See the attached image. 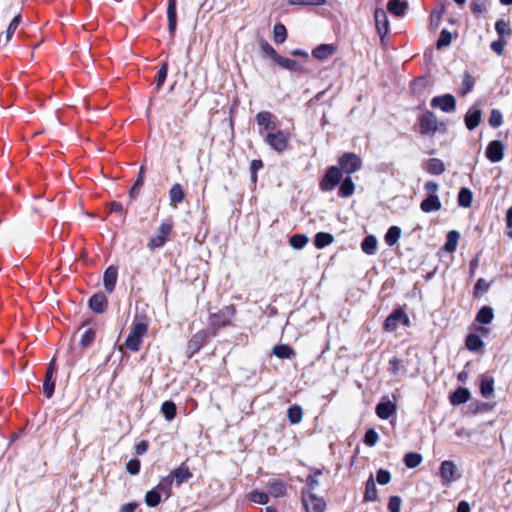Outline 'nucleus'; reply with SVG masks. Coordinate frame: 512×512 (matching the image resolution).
Wrapping results in <instances>:
<instances>
[{"label":"nucleus","instance_id":"obj_46","mask_svg":"<svg viewBox=\"0 0 512 512\" xmlns=\"http://www.w3.org/2000/svg\"><path fill=\"white\" fill-rule=\"evenodd\" d=\"M292 6H323L326 0H287Z\"/></svg>","mask_w":512,"mask_h":512},{"label":"nucleus","instance_id":"obj_57","mask_svg":"<svg viewBox=\"0 0 512 512\" xmlns=\"http://www.w3.org/2000/svg\"><path fill=\"white\" fill-rule=\"evenodd\" d=\"M450 43H451V34L448 31L443 30L440 34L438 41H437V47L442 48L444 46H448Z\"/></svg>","mask_w":512,"mask_h":512},{"label":"nucleus","instance_id":"obj_13","mask_svg":"<svg viewBox=\"0 0 512 512\" xmlns=\"http://www.w3.org/2000/svg\"><path fill=\"white\" fill-rule=\"evenodd\" d=\"M55 370V361L52 360L47 369L45 381L43 384V392L47 396V398H50L54 393L55 384L53 381V374Z\"/></svg>","mask_w":512,"mask_h":512},{"label":"nucleus","instance_id":"obj_29","mask_svg":"<svg viewBox=\"0 0 512 512\" xmlns=\"http://www.w3.org/2000/svg\"><path fill=\"white\" fill-rule=\"evenodd\" d=\"M377 244V238L373 235H369L363 240L361 248L364 253L368 255H374L376 252Z\"/></svg>","mask_w":512,"mask_h":512},{"label":"nucleus","instance_id":"obj_59","mask_svg":"<svg viewBox=\"0 0 512 512\" xmlns=\"http://www.w3.org/2000/svg\"><path fill=\"white\" fill-rule=\"evenodd\" d=\"M495 29L500 35L510 34L509 24L504 20H499L495 24Z\"/></svg>","mask_w":512,"mask_h":512},{"label":"nucleus","instance_id":"obj_26","mask_svg":"<svg viewBox=\"0 0 512 512\" xmlns=\"http://www.w3.org/2000/svg\"><path fill=\"white\" fill-rule=\"evenodd\" d=\"M280 67L292 71V72H303V67L297 63L295 60L283 57L280 55L278 61L276 62Z\"/></svg>","mask_w":512,"mask_h":512},{"label":"nucleus","instance_id":"obj_4","mask_svg":"<svg viewBox=\"0 0 512 512\" xmlns=\"http://www.w3.org/2000/svg\"><path fill=\"white\" fill-rule=\"evenodd\" d=\"M303 504L307 512H324L326 508L325 501L311 491L303 492Z\"/></svg>","mask_w":512,"mask_h":512},{"label":"nucleus","instance_id":"obj_21","mask_svg":"<svg viewBox=\"0 0 512 512\" xmlns=\"http://www.w3.org/2000/svg\"><path fill=\"white\" fill-rule=\"evenodd\" d=\"M441 209V202L437 195H430L421 202V210L425 213L438 211Z\"/></svg>","mask_w":512,"mask_h":512},{"label":"nucleus","instance_id":"obj_25","mask_svg":"<svg viewBox=\"0 0 512 512\" xmlns=\"http://www.w3.org/2000/svg\"><path fill=\"white\" fill-rule=\"evenodd\" d=\"M184 199V191L179 183H175L169 190V201L172 206H177Z\"/></svg>","mask_w":512,"mask_h":512},{"label":"nucleus","instance_id":"obj_19","mask_svg":"<svg viewBox=\"0 0 512 512\" xmlns=\"http://www.w3.org/2000/svg\"><path fill=\"white\" fill-rule=\"evenodd\" d=\"M89 306L94 312L102 313L107 306V298L102 293L95 294L90 298Z\"/></svg>","mask_w":512,"mask_h":512},{"label":"nucleus","instance_id":"obj_63","mask_svg":"<svg viewBox=\"0 0 512 512\" xmlns=\"http://www.w3.org/2000/svg\"><path fill=\"white\" fill-rule=\"evenodd\" d=\"M167 77V64H163L158 72L157 86L160 87Z\"/></svg>","mask_w":512,"mask_h":512},{"label":"nucleus","instance_id":"obj_6","mask_svg":"<svg viewBox=\"0 0 512 512\" xmlns=\"http://www.w3.org/2000/svg\"><path fill=\"white\" fill-rule=\"evenodd\" d=\"M440 477L444 485H450L458 479V469L454 462L446 460L441 463Z\"/></svg>","mask_w":512,"mask_h":512},{"label":"nucleus","instance_id":"obj_41","mask_svg":"<svg viewBox=\"0 0 512 512\" xmlns=\"http://www.w3.org/2000/svg\"><path fill=\"white\" fill-rule=\"evenodd\" d=\"M260 48H261V51L262 53L273 59L275 62L278 61V58L280 57V55L276 52V50L267 42V41H261L260 42Z\"/></svg>","mask_w":512,"mask_h":512},{"label":"nucleus","instance_id":"obj_51","mask_svg":"<svg viewBox=\"0 0 512 512\" xmlns=\"http://www.w3.org/2000/svg\"><path fill=\"white\" fill-rule=\"evenodd\" d=\"M489 123L492 127L497 128L503 123V116L499 110L493 109L490 114Z\"/></svg>","mask_w":512,"mask_h":512},{"label":"nucleus","instance_id":"obj_27","mask_svg":"<svg viewBox=\"0 0 512 512\" xmlns=\"http://www.w3.org/2000/svg\"><path fill=\"white\" fill-rule=\"evenodd\" d=\"M21 18L20 15H16L12 21L10 22L6 32L4 35H0V43H7L15 33L16 29L20 24Z\"/></svg>","mask_w":512,"mask_h":512},{"label":"nucleus","instance_id":"obj_2","mask_svg":"<svg viewBox=\"0 0 512 512\" xmlns=\"http://www.w3.org/2000/svg\"><path fill=\"white\" fill-rule=\"evenodd\" d=\"M148 325L144 322H135L132 326L130 333L125 340V346L131 351H138L140 349L142 339L147 333Z\"/></svg>","mask_w":512,"mask_h":512},{"label":"nucleus","instance_id":"obj_24","mask_svg":"<svg viewBox=\"0 0 512 512\" xmlns=\"http://www.w3.org/2000/svg\"><path fill=\"white\" fill-rule=\"evenodd\" d=\"M408 4L407 2H402L400 0H389L387 3V9L390 13L397 17H402L405 15Z\"/></svg>","mask_w":512,"mask_h":512},{"label":"nucleus","instance_id":"obj_23","mask_svg":"<svg viewBox=\"0 0 512 512\" xmlns=\"http://www.w3.org/2000/svg\"><path fill=\"white\" fill-rule=\"evenodd\" d=\"M470 399V391L467 388L459 387L450 396V402L453 405L466 403Z\"/></svg>","mask_w":512,"mask_h":512},{"label":"nucleus","instance_id":"obj_36","mask_svg":"<svg viewBox=\"0 0 512 512\" xmlns=\"http://www.w3.org/2000/svg\"><path fill=\"white\" fill-rule=\"evenodd\" d=\"M309 242V238L305 234H295L290 238V246L293 249H302Z\"/></svg>","mask_w":512,"mask_h":512},{"label":"nucleus","instance_id":"obj_39","mask_svg":"<svg viewBox=\"0 0 512 512\" xmlns=\"http://www.w3.org/2000/svg\"><path fill=\"white\" fill-rule=\"evenodd\" d=\"M333 242V236L329 233L320 232L315 237V246L322 249Z\"/></svg>","mask_w":512,"mask_h":512},{"label":"nucleus","instance_id":"obj_64","mask_svg":"<svg viewBox=\"0 0 512 512\" xmlns=\"http://www.w3.org/2000/svg\"><path fill=\"white\" fill-rule=\"evenodd\" d=\"M506 224L507 235L512 239V206L507 210Z\"/></svg>","mask_w":512,"mask_h":512},{"label":"nucleus","instance_id":"obj_12","mask_svg":"<svg viewBox=\"0 0 512 512\" xmlns=\"http://www.w3.org/2000/svg\"><path fill=\"white\" fill-rule=\"evenodd\" d=\"M206 338L207 334L205 331H199L191 337L187 343V352L189 353V356H192L200 350L204 345Z\"/></svg>","mask_w":512,"mask_h":512},{"label":"nucleus","instance_id":"obj_47","mask_svg":"<svg viewBox=\"0 0 512 512\" xmlns=\"http://www.w3.org/2000/svg\"><path fill=\"white\" fill-rule=\"evenodd\" d=\"M161 501L160 494L155 490H150L145 495V503L149 507L157 506Z\"/></svg>","mask_w":512,"mask_h":512},{"label":"nucleus","instance_id":"obj_16","mask_svg":"<svg viewBox=\"0 0 512 512\" xmlns=\"http://www.w3.org/2000/svg\"><path fill=\"white\" fill-rule=\"evenodd\" d=\"M256 122L266 133L276 128L273 122V115L267 111L259 112L256 115Z\"/></svg>","mask_w":512,"mask_h":512},{"label":"nucleus","instance_id":"obj_5","mask_svg":"<svg viewBox=\"0 0 512 512\" xmlns=\"http://www.w3.org/2000/svg\"><path fill=\"white\" fill-rule=\"evenodd\" d=\"M409 317L401 310H397L387 317L384 323L386 331H395L400 326H408Z\"/></svg>","mask_w":512,"mask_h":512},{"label":"nucleus","instance_id":"obj_62","mask_svg":"<svg viewBox=\"0 0 512 512\" xmlns=\"http://www.w3.org/2000/svg\"><path fill=\"white\" fill-rule=\"evenodd\" d=\"M488 288L489 283L484 279H479L475 285V293H484Z\"/></svg>","mask_w":512,"mask_h":512},{"label":"nucleus","instance_id":"obj_55","mask_svg":"<svg viewBox=\"0 0 512 512\" xmlns=\"http://www.w3.org/2000/svg\"><path fill=\"white\" fill-rule=\"evenodd\" d=\"M94 337L95 332L92 329H87L81 337L80 345L82 347L88 346L93 341Z\"/></svg>","mask_w":512,"mask_h":512},{"label":"nucleus","instance_id":"obj_60","mask_svg":"<svg viewBox=\"0 0 512 512\" xmlns=\"http://www.w3.org/2000/svg\"><path fill=\"white\" fill-rule=\"evenodd\" d=\"M126 470L132 475H136L140 470V462L137 459H132L126 464Z\"/></svg>","mask_w":512,"mask_h":512},{"label":"nucleus","instance_id":"obj_43","mask_svg":"<svg viewBox=\"0 0 512 512\" xmlns=\"http://www.w3.org/2000/svg\"><path fill=\"white\" fill-rule=\"evenodd\" d=\"M377 498V489L374 480L372 477L367 481L366 491L364 494V499L366 501H374Z\"/></svg>","mask_w":512,"mask_h":512},{"label":"nucleus","instance_id":"obj_61","mask_svg":"<svg viewBox=\"0 0 512 512\" xmlns=\"http://www.w3.org/2000/svg\"><path fill=\"white\" fill-rule=\"evenodd\" d=\"M403 368L402 361L396 357L390 361V371L394 374H398Z\"/></svg>","mask_w":512,"mask_h":512},{"label":"nucleus","instance_id":"obj_22","mask_svg":"<svg viewBox=\"0 0 512 512\" xmlns=\"http://www.w3.org/2000/svg\"><path fill=\"white\" fill-rule=\"evenodd\" d=\"M480 391L484 398H491L494 395V379L490 376H482Z\"/></svg>","mask_w":512,"mask_h":512},{"label":"nucleus","instance_id":"obj_54","mask_svg":"<svg viewBox=\"0 0 512 512\" xmlns=\"http://www.w3.org/2000/svg\"><path fill=\"white\" fill-rule=\"evenodd\" d=\"M167 16H168V26H169V32L171 34H174L177 26V15L176 11H172V9H167Z\"/></svg>","mask_w":512,"mask_h":512},{"label":"nucleus","instance_id":"obj_42","mask_svg":"<svg viewBox=\"0 0 512 512\" xmlns=\"http://www.w3.org/2000/svg\"><path fill=\"white\" fill-rule=\"evenodd\" d=\"M405 465L408 468H415L422 462V456L418 453H407L404 457Z\"/></svg>","mask_w":512,"mask_h":512},{"label":"nucleus","instance_id":"obj_35","mask_svg":"<svg viewBox=\"0 0 512 512\" xmlns=\"http://www.w3.org/2000/svg\"><path fill=\"white\" fill-rule=\"evenodd\" d=\"M494 318L493 309L489 306H484L477 314V321L483 324H489Z\"/></svg>","mask_w":512,"mask_h":512},{"label":"nucleus","instance_id":"obj_11","mask_svg":"<svg viewBox=\"0 0 512 512\" xmlns=\"http://www.w3.org/2000/svg\"><path fill=\"white\" fill-rule=\"evenodd\" d=\"M375 26L376 30L381 38V40L384 39V37L388 34L390 25L389 20L386 12L383 9H376L375 10Z\"/></svg>","mask_w":512,"mask_h":512},{"label":"nucleus","instance_id":"obj_52","mask_svg":"<svg viewBox=\"0 0 512 512\" xmlns=\"http://www.w3.org/2000/svg\"><path fill=\"white\" fill-rule=\"evenodd\" d=\"M379 439L378 433L373 430L369 429L367 430L365 437H364V443L370 447L374 446Z\"/></svg>","mask_w":512,"mask_h":512},{"label":"nucleus","instance_id":"obj_1","mask_svg":"<svg viewBox=\"0 0 512 512\" xmlns=\"http://www.w3.org/2000/svg\"><path fill=\"white\" fill-rule=\"evenodd\" d=\"M291 134L287 131L273 129L266 133L265 142L276 152H284L290 141Z\"/></svg>","mask_w":512,"mask_h":512},{"label":"nucleus","instance_id":"obj_8","mask_svg":"<svg viewBox=\"0 0 512 512\" xmlns=\"http://www.w3.org/2000/svg\"><path fill=\"white\" fill-rule=\"evenodd\" d=\"M341 171L338 167H330L320 182V187L324 191H331L340 182Z\"/></svg>","mask_w":512,"mask_h":512},{"label":"nucleus","instance_id":"obj_34","mask_svg":"<svg viewBox=\"0 0 512 512\" xmlns=\"http://www.w3.org/2000/svg\"><path fill=\"white\" fill-rule=\"evenodd\" d=\"M287 416H288L289 421L292 424L300 423L303 418L302 408L298 405H294V406L290 407L287 411Z\"/></svg>","mask_w":512,"mask_h":512},{"label":"nucleus","instance_id":"obj_58","mask_svg":"<svg viewBox=\"0 0 512 512\" xmlns=\"http://www.w3.org/2000/svg\"><path fill=\"white\" fill-rule=\"evenodd\" d=\"M390 480H391V475L387 470L380 469L377 472V482L380 485H386L390 482Z\"/></svg>","mask_w":512,"mask_h":512},{"label":"nucleus","instance_id":"obj_37","mask_svg":"<svg viewBox=\"0 0 512 512\" xmlns=\"http://www.w3.org/2000/svg\"><path fill=\"white\" fill-rule=\"evenodd\" d=\"M473 201V195L472 192L467 189L463 188L460 190L458 195V203L462 207H470Z\"/></svg>","mask_w":512,"mask_h":512},{"label":"nucleus","instance_id":"obj_45","mask_svg":"<svg viewBox=\"0 0 512 512\" xmlns=\"http://www.w3.org/2000/svg\"><path fill=\"white\" fill-rule=\"evenodd\" d=\"M250 501L256 504L264 505L268 502V494L262 491H252L248 494Z\"/></svg>","mask_w":512,"mask_h":512},{"label":"nucleus","instance_id":"obj_15","mask_svg":"<svg viewBox=\"0 0 512 512\" xmlns=\"http://www.w3.org/2000/svg\"><path fill=\"white\" fill-rule=\"evenodd\" d=\"M396 412V404L390 400L377 404L376 414L381 419H388Z\"/></svg>","mask_w":512,"mask_h":512},{"label":"nucleus","instance_id":"obj_18","mask_svg":"<svg viewBox=\"0 0 512 512\" xmlns=\"http://www.w3.org/2000/svg\"><path fill=\"white\" fill-rule=\"evenodd\" d=\"M117 275V269L115 267L110 266L106 269L103 276V283L107 292L111 293L114 290L117 281Z\"/></svg>","mask_w":512,"mask_h":512},{"label":"nucleus","instance_id":"obj_10","mask_svg":"<svg viewBox=\"0 0 512 512\" xmlns=\"http://www.w3.org/2000/svg\"><path fill=\"white\" fill-rule=\"evenodd\" d=\"M486 157L492 163H498L504 158V145L499 140L491 141L486 148Z\"/></svg>","mask_w":512,"mask_h":512},{"label":"nucleus","instance_id":"obj_49","mask_svg":"<svg viewBox=\"0 0 512 512\" xmlns=\"http://www.w3.org/2000/svg\"><path fill=\"white\" fill-rule=\"evenodd\" d=\"M483 345L482 340L479 336L471 334L466 339V346L471 351L478 350Z\"/></svg>","mask_w":512,"mask_h":512},{"label":"nucleus","instance_id":"obj_53","mask_svg":"<svg viewBox=\"0 0 512 512\" xmlns=\"http://www.w3.org/2000/svg\"><path fill=\"white\" fill-rule=\"evenodd\" d=\"M402 500L398 496H392L389 499L388 509L390 512H401Z\"/></svg>","mask_w":512,"mask_h":512},{"label":"nucleus","instance_id":"obj_38","mask_svg":"<svg viewBox=\"0 0 512 512\" xmlns=\"http://www.w3.org/2000/svg\"><path fill=\"white\" fill-rule=\"evenodd\" d=\"M355 186L350 177H347L341 184L339 189V195L341 197H349L354 193Z\"/></svg>","mask_w":512,"mask_h":512},{"label":"nucleus","instance_id":"obj_40","mask_svg":"<svg viewBox=\"0 0 512 512\" xmlns=\"http://www.w3.org/2000/svg\"><path fill=\"white\" fill-rule=\"evenodd\" d=\"M161 412L167 420H172L176 415V405L172 401H165L161 406Z\"/></svg>","mask_w":512,"mask_h":512},{"label":"nucleus","instance_id":"obj_9","mask_svg":"<svg viewBox=\"0 0 512 512\" xmlns=\"http://www.w3.org/2000/svg\"><path fill=\"white\" fill-rule=\"evenodd\" d=\"M431 106L443 112H453L456 108V99L451 94L436 96L431 101Z\"/></svg>","mask_w":512,"mask_h":512},{"label":"nucleus","instance_id":"obj_14","mask_svg":"<svg viewBox=\"0 0 512 512\" xmlns=\"http://www.w3.org/2000/svg\"><path fill=\"white\" fill-rule=\"evenodd\" d=\"M336 51L332 44H321L312 50V56L320 61L327 60Z\"/></svg>","mask_w":512,"mask_h":512},{"label":"nucleus","instance_id":"obj_17","mask_svg":"<svg viewBox=\"0 0 512 512\" xmlns=\"http://www.w3.org/2000/svg\"><path fill=\"white\" fill-rule=\"evenodd\" d=\"M481 121V111L476 107H471L466 116H465V124L469 130L475 129Z\"/></svg>","mask_w":512,"mask_h":512},{"label":"nucleus","instance_id":"obj_44","mask_svg":"<svg viewBox=\"0 0 512 512\" xmlns=\"http://www.w3.org/2000/svg\"><path fill=\"white\" fill-rule=\"evenodd\" d=\"M273 353L281 359H288L293 355V350L288 345H277L273 349Z\"/></svg>","mask_w":512,"mask_h":512},{"label":"nucleus","instance_id":"obj_31","mask_svg":"<svg viewBox=\"0 0 512 512\" xmlns=\"http://www.w3.org/2000/svg\"><path fill=\"white\" fill-rule=\"evenodd\" d=\"M401 237V229L397 226H391L386 235L385 242L389 246L395 245Z\"/></svg>","mask_w":512,"mask_h":512},{"label":"nucleus","instance_id":"obj_32","mask_svg":"<svg viewBox=\"0 0 512 512\" xmlns=\"http://www.w3.org/2000/svg\"><path fill=\"white\" fill-rule=\"evenodd\" d=\"M287 38L286 27L282 23H278L273 28V40L277 44H282Z\"/></svg>","mask_w":512,"mask_h":512},{"label":"nucleus","instance_id":"obj_7","mask_svg":"<svg viewBox=\"0 0 512 512\" xmlns=\"http://www.w3.org/2000/svg\"><path fill=\"white\" fill-rule=\"evenodd\" d=\"M339 164L343 172L352 174L361 168L362 162L354 153H346L339 159Z\"/></svg>","mask_w":512,"mask_h":512},{"label":"nucleus","instance_id":"obj_50","mask_svg":"<svg viewBox=\"0 0 512 512\" xmlns=\"http://www.w3.org/2000/svg\"><path fill=\"white\" fill-rule=\"evenodd\" d=\"M269 490L274 497H282L286 492L285 484L282 482L271 483Z\"/></svg>","mask_w":512,"mask_h":512},{"label":"nucleus","instance_id":"obj_3","mask_svg":"<svg viewBox=\"0 0 512 512\" xmlns=\"http://www.w3.org/2000/svg\"><path fill=\"white\" fill-rule=\"evenodd\" d=\"M172 231V224L169 222H162L158 227L157 232L154 236L149 239L148 248L154 250L162 247Z\"/></svg>","mask_w":512,"mask_h":512},{"label":"nucleus","instance_id":"obj_30","mask_svg":"<svg viewBox=\"0 0 512 512\" xmlns=\"http://www.w3.org/2000/svg\"><path fill=\"white\" fill-rule=\"evenodd\" d=\"M426 170L431 174L440 175L445 171V165L441 160L433 158L426 163Z\"/></svg>","mask_w":512,"mask_h":512},{"label":"nucleus","instance_id":"obj_33","mask_svg":"<svg viewBox=\"0 0 512 512\" xmlns=\"http://www.w3.org/2000/svg\"><path fill=\"white\" fill-rule=\"evenodd\" d=\"M460 238L459 232L452 230L447 235V241L445 243V250L448 252H454L457 248L458 241Z\"/></svg>","mask_w":512,"mask_h":512},{"label":"nucleus","instance_id":"obj_20","mask_svg":"<svg viewBox=\"0 0 512 512\" xmlns=\"http://www.w3.org/2000/svg\"><path fill=\"white\" fill-rule=\"evenodd\" d=\"M421 130L423 133H433L437 130V120L432 113H426L421 118Z\"/></svg>","mask_w":512,"mask_h":512},{"label":"nucleus","instance_id":"obj_56","mask_svg":"<svg viewBox=\"0 0 512 512\" xmlns=\"http://www.w3.org/2000/svg\"><path fill=\"white\" fill-rule=\"evenodd\" d=\"M486 0H473L471 3V10L474 14H481L485 11Z\"/></svg>","mask_w":512,"mask_h":512},{"label":"nucleus","instance_id":"obj_28","mask_svg":"<svg viewBox=\"0 0 512 512\" xmlns=\"http://www.w3.org/2000/svg\"><path fill=\"white\" fill-rule=\"evenodd\" d=\"M192 474L187 467L180 466L172 472V478L176 481L178 485L183 482L188 481L191 478Z\"/></svg>","mask_w":512,"mask_h":512},{"label":"nucleus","instance_id":"obj_48","mask_svg":"<svg viewBox=\"0 0 512 512\" xmlns=\"http://www.w3.org/2000/svg\"><path fill=\"white\" fill-rule=\"evenodd\" d=\"M474 87V79L469 74H465L460 86V94H468Z\"/></svg>","mask_w":512,"mask_h":512}]
</instances>
